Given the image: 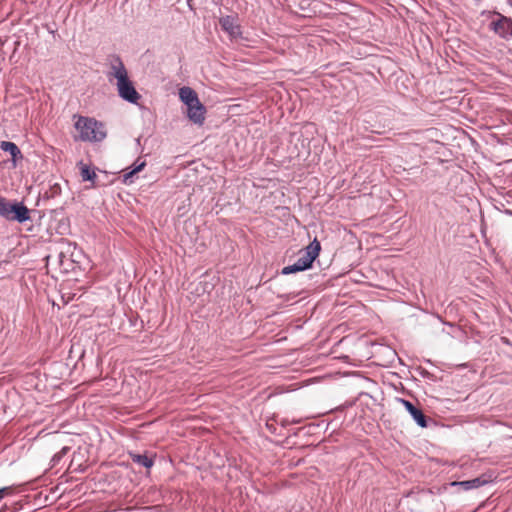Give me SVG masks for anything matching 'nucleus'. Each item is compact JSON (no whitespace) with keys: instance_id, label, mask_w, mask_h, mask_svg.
Wrapping results in <instances>:
<instances>
[{"instance_id":"3","label":"nucleus","mask_w":512,"mask_h":512,"mask_svg":"<svg viewBox=\"0 0 512 512\" xmlns=\"http://www.w3.org/2000/svg\"><path fill=\"white\" fill-rule=\"evenodd\" d=\"M0 215L11 221L20 223L30 219L29 210L21 203H10L5 198L0 197Z\"/></svg>"},{"instance_id":"13","label":"nucleus","mask_w":512,"mask_h":512,"mask_svg":"<svg viewBox=\"0 0 512 512\" xmlns=\"http://www.w3.org/2000/svg\"><path fill=\"white\" fill-rule=\"evenodd\" d=\"M145 165H146L145 161H140V159H138V160L134 163L133 168H132L130 171H128V172H126V173L124 174V182H125V183H130V182H132V180H131V179H132V177H133L136 173H138V172H140L141 170H143V169H144V167H145Z\"/></svg>"},{"instance_id":"7","label":"nucleus","mask_w":512,"mask_h":512,"mask_svg":"<svg viewBox=\"0 0 512 512\" xmlns=\"http://www.w3.org/2000/svg\"><path fill=\"white\" fill-rule=\"evenodd\" d=\"M398 401L406 408V410L411 414L416 423L425 428L427 427L426 416L423 414L422 410L415 407L410 401L405 399H398Z\"/></svg>"},{"instance_id":"18","label":"nucleus","mask_w":512,"mask_h":512,"mask_svg":"<svg viewBox=\"0 0 512 512\" xmlns=\"http://www.w3.org/2000/svg\"><path fill=\"white\" fill-rule=\"evenodd\" d=\"M12 488L11 487H3V488H0V501L8 496V495H11L12 494Z\"/></svg>"},{"instance_id":"19","label":"nucleus","mask_w":512,"mask_h":512,"mask_svg":"<svg viewBox=\"0 0 512 512\" xmlns=\"http://www.w3.org/2000/svg\"><path fill=\"white\" fill-rule=\"evenodd\" d=\"M5 511H6V506H4V507H2V508L0 509V512H5Z\"/></svg>"},{"instance_id":"10","label":"nucleus","mask_w":512,"mask_h":512,"mask_svg":"<svg viewBox=\"0 0 512 512\" xmlns=\"http://www.w3.org/2000/svg\"><path fill=\"white\" fill-rule=\"evenodd\" d=\"M0 148L5 151V152H8L11 157H12V161L14 163V165H16L17 161L19 159H22L23 158V155L20 151V149L18 148V146L13 143V142H9V141H2L0 143Z\"/></svg>"},{"instance_id":"1","label":"nucleus","mask_w":512,"mask_h":512,"mask_svg":"<svg viewBox=\"0 0 512 512\" xmlns=\"http://www.w3.org/2000/svg\"><path fill=\"white\" fill-rule=\"evenodd\" d=\"M75 128L82 141L98 142L106 137L104 125L93 118L79 116Z\"/></svg>"},{"instance_id":"8","label":"nucleus","mask_w":512,"mask_h":512,"mask_svg":"<svg viewBox=\"0 0 512 512\" xmlns=\"http://www.w3.org/2000/svg\"><path fill=\"white\" fill-rule=\"evenodd\" d=\"M187 108L189 119L195 124L202 125L205 120L206 113V109L203 106V104H201V102L198 101L197 104H192L191 106H187Z\"/></svg>"},{"instance_id":"16","label":"nucleus","mask_w":512,"mask_h":512,"mask_svg":"<svg viewBox=\"0 0 512 512\" xmlns=\"http://www.w3.org/2000/svg\"><path fill=\"white\" fill-rule=\"evenodd\" d=\"M459 484L462 485L465 489H471L479 487L482 484V482L480 481L479 478H475L473 480L460 482Z\"/></svg>"},{"instance_id":"11","label":"nucleus","mask_w":512,"mask_h":512,"mask_svg":"<svg viewBox=\"0 0 512 512\" xmlns=\"http://www.w3.org/2000/svg\"><path fill=\"white\" fill-rule=\"evenodd\" d=\"M179 97L187 106L197 104L199 99L196 92L190 87H182L179 90Z\"/></svg>"},{"instance_id":"2","label":"nucleus","mask_w":512,"mask_h":512,"mask_svg":"<svg viewBox=\"0 0 512 512\" xmlns=\"http://www.w3.org/2000/svg\"><path fill=\"white\" fill-rule=\"evenodd\" d=\"M320 250V242L317 239H314L305 248L303 254L298 258V260L294 264L286 266L282 269V274L288 275L310 268L312 266L313 261L319 255Z\"/></svg>"},{"instance_id":"5","label":"nucleus","mask_w":512,"mask_h":512,"mask_svg":"<svg viewBox=\"0 0 512 512\" xmlns=\"http://www.w3.org/2000/svg\"><path fill=\"white\" fill-rule=\"evenodd\" d=\"M498 18L490 24L491 29L500 37L506 38L512 35V19L497 14Z\"/></svg>"},{"instance_id":"14","label":"nucleus","mask_w":512,"mask_h":512,"mask_svg":"<svg viewBox=\"0 0 512 512\" xmlns=\"http://www.w3.org/2000/svg\"><path fill=\"white\" fill-rule=\"evenodd\" d=\"M133 461L143 465L146 468H150L153 465V461L145 455H135Z\"/></svg>"},{"instance_id":"9","label":"nucleus","mask_w":512,"mask_h":512,"mask_svg":"<svg viewBox=\"0 0 512 512\" xmlns=\"http://www.w3.org/2000/svg\"><path fill=\"white\" fill-rule=\"evenodd\" d=\"M111 71L109 72L110 76H113L117 82L122 81L123 79L128 77L127 70L123 64V62L119 58H114L111 62Z\"/></svg>"},{"instance_id":"6","label":"nucleus","mask_w":512,"mask_h":512,"mask_svg":"<svg viewBox=\"0 0 512 512\" xmlns=\"http://www.w3.org/2000/svg\"><path fill=\"white\" fill-rule=\"evenodd\" d=\"M221 28L229 34L232 38H237L241 35V28L238 20L234 16H225L219 20Z\"/></svg>"},{"instance_id":"12","label":"nucleus","mask_w":512,"mask_h":512,"mask_svg":"<svg viewBox=\"0 0 512 512\" xmlns=\"http://www.w3.org/2000/svg\"><path fill=\"white\" fill-rule=\"evenodd\" d=\"M79 169H80V175L82 177L83 181H91L94 183L95 178L97 177L95 171L91 170L90 167L83 163H78Z\"/></svg>"},{"instance_id":"4","label":"nucleus","mask_w":512,"mask_h":512,"mask_svg":"<svg viewBox=\"0 0 512 512\" xmlns=\"http://www.w3.org/2000/svg\"><path fill=\"white\" fill-rule=\"evenodd\" d=\"M119 95L126 101L131 103H137L140 98L139 93L134 88L129 78H125L122 81L116 83Z\"/></svg>"},{"instance_id":"15","label":"nucleus","mask_w":512,"mask_h":512,"mask_svg":"<svg viewBox=\"0 0 512 512\" xmlns=\"http://www.w3.org/2000/svg\"><path fill=\"white\" fill-rule=\"evenodd\" d=\"M65 257V253L63 251H58L55 254H49L46 256L47 263L57 261L59 265H62L63 258Z\"/></svg>"},{"instance_id":"17","label":"nucleus","mask_w":512,"mask_h":512,"mask_svg":"<svg viewBox=\"0 0 512 512\" xmlns=\"http://www.w3.org/2000/svg\"><path fill=\"white\" fill-rule=\"evenodd\" d=\"M61 193V186L58 183L53 184L47 192L48 197H56Z\"/></svg>"}]
</instances>
